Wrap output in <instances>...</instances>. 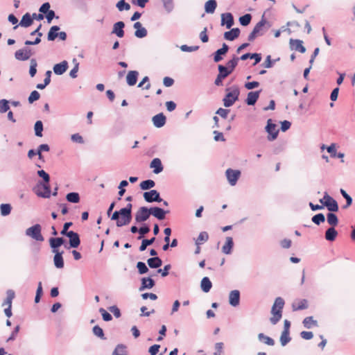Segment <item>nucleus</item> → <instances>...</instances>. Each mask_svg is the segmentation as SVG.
Returning a JSON list of instances; mask_svg holds the SVG:
<instances>
[{"label":"nucleus","instance_id":"obj_19","mask_svg":"<svg viewBox=\"0 0 355 355\" xmlns=\"http://www.w3.org/2000/svg\"><path fill=\"white\" fill-rule=\"evenodd\" d=\"M240 301V293L237 290H234L230 292L229 295L230 304L233 306L239 305Z\"/></svg>","mask_w":355,"mask_h":355},{"label":"nucleus","instance_id":"obj_54","mask_svg":"<svg viewBox=\"0 0 355 355\" xmlns=\"http://www.w3.org/2000/svg\"><path fill=\"white\" fill-rule=\"evenodd\" d=\"M0 208L1 214L3 216H7L11 211V206L9 204H2Z\"/></svg>","mask_w":355,"mask_h":355},{"label":"nucleus","instance_id":"obj_8","mask_svg":"<svg viewBox=\"0 0 355 355\" xmlns=\"http://www.w3.org/2000/svg\"><path fill=\"white\" fill-rule=\"evenodd\" d=\"M144 198L148 202L162 201L159 193L156 190H150V191L144 192Z\"/></svg>","mask_w":355,"mask_h":355},{"label":"nucleus","instance_id":"obj_3","mask_svg":"<svg viewBox=\"0 0 355 355\" xmlns=\"http://www.w3.org/2000/svg\"><path fill=\"white\" fill-rule=\"evenodd\" d=\"M227 92L223 101L224 106L227 107L232 106L239 99L240 92L237 87L227 89Z\"/></svg>","mask_w":355,"mask_h":355},{"label":"nucleus","instance_id":"obj_24","mask_svg":"<svg viewBox=\"0 0 355 355\" xmlns=\"http://www.w3.org/2000/svg\"><path fill=\"white\" fill-rule=\"evenodd\" d=\"M240 30L238 28H234L227 31L224 33V38L227 40L232 41L239 36Z\"/></svg>","mask_w":355,"mask_h":355},{"label":"nucleus","instance_id":"obj_29","mask_svg":"<svg viewBox=\"0 0 355 355\" xmlns=\"http://www.w3.org/2000/svg\"><path fill=\"white\" fill-rule=\"evenodd\" d=\"M6 298L2 304L3 306L12 307V300L15 298V293L12 290H8L6 292Z\"/></svg>","mask_w":355,"mask_h":355},{"label":"nucleus","instance_id":"obj_52","mask_svg":"<svg viewBox=\"0 0 355 355\" xmlns=\"http://www.w3.org/2000/svg\"><path fill=\"white\" fill-rule=\"evenodd\" d=\"M116 8L119 10L122 11L123 10H129L130 9V6L129 3H125V1H119L116 3Z\"/></svg>","mask_w":355,"mask_h":355},{"label":"nucleus","instance_id":"obj_48","mask_svg":"<svg viewBox=\"0 0 355 355\" xmlns=\"http://www.w3.org/2000/svg\"><path fill=\"white\" fill-rule=\"evenodd\" d=\"M251 19L250 14H245L239 18V21L242 26H248L250 23Z\"/></svg>","mask_w":355,"mask_h":355},{"label":"nucleus","instance_id":"obj_4","mask_svg":"<svg viewBox=\"0 0 355 355\" xmlns=\"http://www.w3.org/2000/svg\"><path fill=\"white\" fill-rule=\"evenodd\" d=\"M41 226L36 224L26 230V234L33 239L39 241H43L44 238L41 234Z\"/></svg>","mask_w":355,"mask_h":355},{"label":"nucleus","instance_id":"obj_33","mask_svg":"<svg viewBox=\"0 0 355 355\" xmlns=\"http://www.w3.org/2000/svg\"><path fill=\"white\" fill-rule=\"evenodd\" d=\"M304 327L307 329H311L313 327L318 326L317 320H314L312 316L306 317L304 319L302 322Z\"/></svg>","mask_w":355,"mask_h":355},{"label":"nucleus","instance_id":"obj_7","mask_svg":"<svg viewBox=\"0 0 355 355\" xmlns=\"http://www.w3.org/2000/svg\"><path fill=\"white\" fill-rule=\"evenodd\" d=\"M150 215V208L148 209L146 207H140L135 214V220L137 223L146 221Z\"/></svg>","mask_w":355,"mask_h":355},{"label":"nucleus","instance_id":"obj_18","mask_svg":"<svg viewBox=\"0 0 355 355\" xmlns=\"http://www.w3.org/2000/svg\"><path fill=\"white\" fill-rule=\"evenodd\" d=\"M167 212L168 211H166L163 209L157 207H150V214L159 220L164 219Z\"/></svg>","mask_w":355,"mask_h":355},{"label":"nucleus","instance_id":"obj_35","mask_svg":"<svg viewBox=\"0 0 355 355\" xmlns=\"http://www.w3.org/2000/svg\"><path fill=\"white\" fill-rule=\"evenodd\" d=\"M147 263L149 267L152 268H157L162 264V260L159 257H153L148 259Z\"/></svg>","mask_w":355,"mask_h":355},{"label":"nucleus","instance_id":"obj_26","mask_svg":"<svg viewBox=\"0 0 355 355\" xmlns=\"http://www.w3.org/2000/svg\"><path fill=\"white\" fill-rule=\"evenodd\" d=\"M139 73L137 71H130L126 76L127 83L130 86H133L137 81Z\"/></svg>","mask_w":355,"mask_h":355},{"label":"nucleus","instance_id":"obj_31","mask_svg":"<svg viewBox=\"0 0 355 355\" xmlns=\"http://www.w3.org/2000/svg\"><path fill=\"white\" fill-rule=\"evenodd\" d=\"M337 235V231L335 230L334 227H331L327 230L325 232V239L327 241H333L336 239Z\"/></svg>","mask_w":355,"mask_h":355},{"label":"nucleus","instance_id":"obj_44","mask_svg":"<svg viewBox=\"0 0 355 355\" xmlns=\"http://www.w3.org/2000/svg\"><path fill=\"white\" fill-rule=\"evenodd\" d=\"M291 340L289 331H282L280 336V342L282 345L285 346Z\"/></svg>","mask_w":355,"mask_h":355},{"label":"nucleus","instance_id":"obj_17","mask_svg":"<svg viewBox=\"0 0 355 355\" xmlns=\"http://www.w3.org/2000/svg\"><path fill=\"white\" fill-rule=\"evenodd\" d=\"M33 18L31 15L29 13H26L23 15L19 24L18 25H16L14 26V29H16L19 26H23V27H28L32 25L33 24Z\"/></svg>","mask_w":355,"mask_h":355},{"label":"nucleus","instance_id":"obj_34","mask_svg":"<svg viewBox=\"0 0 355 355\" xmlns=\"http://www.w3.org/2000/svg\"><path fill=\"white\" fill-rule=\"evenodd\" d=\"M155 282L150 277H144L141 279V286L140 290L145 288H151L154 286Z\"/></svg>","mask_w":355,"mask_h":355},{"label":"nucleus","instance_id":"obj_47","mask_svg":"<svg viewBox=\"0 0 355 355\" xmlns=\"http://www.w3.org/2000/svg\"><path fill=\"white\" fill-rule=\"evenodd\" d=\"M259 340H263L264 343H266L268 345L272 346L275 345V341L272 338L267 336H264L263 334H259Z\"/></svg>","mask_w":355,"mask_h":355},{"label":"nucleus","instance_id":"obj_28","mask_svg":"<svg viewBox=\"0 0 355 355\" xmlns=\"http://www.w3.org/2000/svg\"><path fill=\"white\" fill-rule=\"evenodd\" d=\"M233 246V239L232 237L228 236L226 238L225 243L222 248V252L225 254H229L231 253Z\"/></svg>","mask_w":355,"mask_h":355},{"label":"nucleus","instance_id":"obj_27","mask_svg":"<svg viewBox=\"0 0 355 355\" xmlns=\"http://www.w3.org/2000/svg\"><path fill=\"white\" fill-rule=\"evenodd\" d=\"M229 47L226 44H223L221 49H218L214 55V60L216 62H220L223 58L221 55H225L228 51Z\"/></svg>","mask_w":355,"mask_h":355},{"label":"nucleus","instance_id":"obj_64","mask_svg":"<svg viewBox=\"0 0 355 355\" xmlns=\"http://www.w3.org/2000/svg\"><path fill=\"white\" fill-rule=\"evenodd\" d=\"M159 348L160 345H154L149 348L148 352L151 355H156L158 353Z\"/></svg>","mask_w":355,"mask_h":355},{"label":"nucleus","instance_id":"obj_5","mask_svg":"<svg viewBox=\"0 0 355 355\" xmlns=\"http://www.w3.org/2000/svg\"><path fill=\"white\" fill-rule=\"evenodd\" d=\"M35 193L42 198H49L51 196V189L49 183L40 182L35 187Z\"/></svg>","mask_w":355,"mask_h":355},{"label":"nucleus","instance_id":"obj_20","mask_svg":"<svg viewBox=\"0 0 355 355\" xmlns=\"http://www.w3.org/2000/svg\"><path fill=\"white\" fill-rule=\"evenodd\" d=\"M68 69V63L67 61H62L60 63L56 64L53 67V71L57 75L63 74Z\"/></svg>","mask_w":355,"mask_h":355},{"label":"nucleus","instance_id":"obj_30","mask_svg":"<svg viewBox=\"0 0 355 355\" xmlns=\"http://www.w3.org/2000/svg\"><path fill=\"white\" fill-rule=\"evenodd\" d=\"M217 7L215 0H209L205 4V10L207 13H214Z\"/></svg>","mask_w":355,"mask_h":355},{"label":"nucleus","instance_id":"obj_61","mask_svg":"<svg viewBox=\"0 0 355 355\" xmlns=\"http://www.w3.org/2000/svg\"><path fill=\"white\" fill-rule=\"evenodd\" d=\"M99 311L101 313L103 319L105 321H110L112 320V315L108 312H107L104 309L101 308Z\"/></svg>","mask_w":355,"mask_h":355},{"label":"nucleus","instance_id":"obj_21","mask_svg":"<svg viewBox=\"0 0 355 355\" xmlns=\"http://www.w3.org/2000/svg\"><path fill=\"white\" fill-rule=\"evenodd\" d=\"M125 24L123 21H118L114 24L112 33L116 34L119 37L124 36L123 28Z\"/></svg>","mask_w":355,"mask_h":355},{"label":"nucleus","instance_id":"obj_57","mask_svg":"<svg viewBox=\"0 0 355 355\" xmlns=\"http://www.w3.org/2000/svg\"><path fill=\"white\" fill-rule=\"evenodd\" d=\"M266 24V20L262 19L259 22H258L254 26L253 31L255 32L256 34L259 35L262 28Z\"/></svg>","mask_w":355,"mask_h":355},{"label":"nucleus","instance_id":"obj_38","mask_svg":"<svg viewBox=\"0 0 355 355\" xmlns=\"http://www.w3.org/2000/svg\"><path fill=\"white\" fill-rule=\"evenodd\" d=\"M155 185V183L153 180H144V181H142L139 186H140V188L142 190H148V189H150L153 187H154Z\"/></svg>","mask_w":355,"mask_h":355},{"label":"nucleus","instance_id":"obj_40","mask_svg":"<svg viewBox=\"0 0 355 355\" xmlns=\"http://www.w3.org/2000/svg\"><path fill=\"white\" fill-rule=\"evenodd\" d=\"M67 200L73 203H78L80 201V196L78 193L76 192H71L67 195L66 196Z\"/></svg>","mask_w":355,"mask_h":355},{"label":"nucleus","instance_id":"obj_13","mask_svg":"<svg viewBox=\"0 0 355 355\" xmlns=\"http://www.w3.org/2000/svg\"><path fill=\"white\" fill-rule=\"evenodd\" d=\"M234 24V18L231 13L227 12L221 15V25H225L227 28H230Z\"/></svg>","mask_w":355,"mask_h":355},{"label":"nucleus","instance_id":"obj_14","mask_svg":"<svg viewBox=\"0 0 355 355\" xmlns=\"http://www.w3.org/2000/svg\"><path fill=\"white\" fill-rule=\"evenodd\" d=\"M150 168L153 169V173L155 174L161 173L164 169L162 162L159 158H154L151 161L150 164Z\"/></svg>","mask_w":355,"mask_h":355},{"label":"nucleus","instance_id":"obj_62","mask_svg":"<svg viewBox=\"0 0 355 355\" xmlns=\"http://www.w3.org/2000/svg\"><path fill=\"white\" fill-rule=\"evenodd\" d=\"M207 28L205 27L203 31L200 33V38L204 43L207 42L209 40L208 35L207 34Z\"/></svg>","mask_w":355,"mask_h":355},{"label":"nucleus","instance_id":"obj_42","mask_svg":"<svg viewBox=\"0 0 355 355\" xmlns=\"http://www.w3.org/2000/svg\"><path fill=\"white\" fill-rule=\"evenodd\" d=\"M208 239H209L208 234L206 232H202L198 235V238L196 239V244L197 245H200L202 243L207 241Z\"/></svg>","mask_w":355,"mask_h":355},{"label":"nucleus","instance_id":"obj_32","mask_svg":"<svg viewBox=\"0 0 355 355\" xmlns=\"http://www.w3.org/2000/svg\"><path fill=\"white\" fill-rule=\"evenodd\" d=\"M200 286H201V289L205 293H208L210 291V289L211 288L212 284H211V281L209 280V279L208 277H203L202 279L201 280Z\"/></svg>","mask_w":355,"mask_h":355},{"label":"nucleus","instance_id":"obj_36","mask_svg":"<svg viewBox=\"0 0 355 355\" xmlns=\"http://www.w3.org/2000/svg\"><path fill=\"white\" fill-rule=\"evenodd\" d=\"M60 30V27L58 26H52L48 33V40L49 41H53L57 37L58 33L57 31Z\"/></svg>","mask_w":355,"mask_h":355},{"label":"nucleus","instance_id":"obj_58","mask_svg":"<svg viewBox=\"0 0 355 355\" xmlns=\"http://www.w3.org/2000/svg\"><path fill=\"white\" fill-rule=\"evenodd\" d=\"M137 268L140 274L146 273L148 271V268L144 262L139 261L137 264Z\"/></svg>","mask_w":355,"mask_h":355},{"label":"nucleus","instance_id":"obj_55","mask_svg":"<svg viewBox=\"0 0 355 355\" xmlns=\"http://www.w3.org/2000/svg\"><path fill=\"white\" fill-rule=\"evenodd\" d=\"M239 58H234L233 59L228 61L227 63V67L230 70H232V72L234 71V68L236 67Z\"/></svg>","mask_w":355,"mask_h":355},{"label":"nucleus","instance_id":"obj_16","mask_svg":"<svg viewBox=\"0 0 355 355\" xmlns=\"http://www.w3.org/2000/svg\"><path fill=\"white\" fill-rule=\"evenodd\" d=\"M134 28L136 29L135 35L138 38H143L147 35V31L142 26V24L137 21L134 24Z\"/></svg>","mask_w":355,"mask_h":355},{"label":"nucleus","instance_id":"obj_43","mask_svg":"<svg viewBox=\"0 0 355 355\" xmlns=\"http://www.w3.org/2000/svg\"><path fill=\"white\" fill-rule=\"evenodd\" d=\"M218 68L219 71V74L224 78L227 77L232 73V70H230L227 67L223 65L220 64L218 65Z\"/></svg>","mask_w":355,"mask_h":355},{"label":"nucleus","instance_id":"obj_49","mask_svg":"<svg viewBox=\"0 0 355 355\" xmlns=\"http://www.w3.org/2000/svg\"><path fill=\"white\" fill-rule=\"evenodd\" d=\"M155 237L150 239H144L142 241L141 245L139 247V250L144 251L146 249L147 246L151 245L155 241Z\"/></svg>","mask_w":355,"mask_h":355},{"label":"nucleus","instance_id":"obj_39","mask_svg":"<svg viewBox=\"0 0 355 355\" xmlns=\"http://www.w3.org/2000/svg\"><path fill=\"white\" fill-rule=\"evenodd\" d=\"M328 223L332 227H335L338 223V219L337 216L333 213H329L327 216Z\"/></svg>","mask_w":355,"mask_h":355},{"label":"nucleus","instance_id":"obj_41","mask_svg":"<svg viewBox=\"0 0 355 355\" xmlns=\"http://www.w3.org/2000/svg\"><path fill=\"white\" fill-rule=\"evenodd\" d=\"M64 243L62 238H51L50 239V245L52 248H57Z\"/></svg>","mask_w":355,"mask_h":355},{"label":"nucleus","instance_id":"obj_23","mask_svg":"<svg viewBox=\"0 0 355 355\" xmlns=\"http://www.w3.org/2000/svg\"><path fill=\"white\" fill-rule=\"evenodd\" d=\"M307 308L308 301L304 299L297 300L292 304V309L294 311L306 309Z\"/></svg>","mask_w":355,"mask_h":355},{"label":"nucleus","instance_id":"obj_51","mask_svg":"<svg viewBox=\"0 0 355 355\" xmlns=\"http://www.w3.org/2000/svg\"><path fill=\"white\" fill-rule=\"evenodd\" d=\"M37 64L36 60L35 59H32L31 60V66H30V70H29V73L31 77H34L37 73Z\"/></svg>","mask_w":355,"mask_h":355},{"label":"nucleus","instance_id":"obj_45","mask_svg":"<svg viewBox=\"0 0 355 355\" xmlns=\"http://www.w3.org/2000/svg\"><path fill=\"white\" fill-rule=\"evenodd\" d=\"M112 355H127L125 347L122 345H117L113 352Z\"/></svg>","mask_w":355,"mask_h":355},{"label":"nucleus","instance_id":"obj_25","mask_svg":"<svg viewBox=\"0 0 355 355\" xmlns=\"http://www.w3.org/2000/svg\"><path fill=\"white\" fill-rule=\"evenodd\" d=\"M261 91L250 92L248 94L246 98V103L249 105H253L255 104L259 97Z\"/></svg>","mask_w":355,"mask_h":355},{"label":"nucleus","instance_id":"obj_60","mask_svg":"<svg viewBox=\"0 0 355 355\" xmlns=\"http://www.w3.org/2000/svg\"><path fill=\"white\" fill-rule=\"evenodd\" d=\"M37 175L43 179L44 182L49 183V175L47 173H46L44 170L38 171Z\"/></svg>","mask_w":355,"mask_h":355},{"label":"nucleus","instance_id":"obj_46","mask_svg":"<svg viewBox=\"0 0 355 355\" xmlns=\"http://www.w3.org/2000/svg\"><path fill=\"white\" fill-rule=\"evenodd\" d=\"M35 135L37 137H42V130H43V124L41 121H37L35 123Z\"/></svg>","mask_w":355,"mask_h":355},{"label":"nucleus","instance_id":"obj_56","mask_svg":"<svg viewBox=\"0 0 355 355\" xmlns=\"http://www.w3.org/2000/svg\"><path fill=\"white\" fill-rule=\"evenodd\" d=\"M9 108L10 107L8 101L5 99H2L0 101V112L4 113L7 112L9 110Z\"/></svg>","mask_w":355,"mask_h":355},{"label":"nucleus","instance_id":"obj_59","mask_svg":"<svg viewBox=\"0 0 355 355\" xmlns=\"http://www.w3.org/2000/svg\"><path fill=\"white\" fill-rule=\"evenodd\" d=\"M40 97V94L37 91H33L29 97H28V102L30 103H33L34 101H37Z\"/></svg>","mask_w":355,"mask_h":355},{"label":"nucleus","instance_id":"obj_6","mask_svg":"<svg viewBox=\"0 0 355 355\" xmlns=\"http://www.w3.org/2000/svg\"><path fill=\"white\" fill-rule=\"evenodd\" d=\"M320 202L326 206L330 211H337L338 210V206L336 201L327 193H325L323 198L320 200Z\"/></svg>","mask_w":355,"mask_h":355},{"label":"nucleus","instance_id":"obj_63","mask_svg":"<svg viewBox=\"0 0 355 355\" xmlns=\"http://www.w3.org/2000/svg\"><path fill=\"white\" fill-rule=\"evenodd\" d=\"M328 153H330L331 157H336V144H331L328 148H327Z\"/></svg>","mask_w":355,"mask_h":355},{"label":"nucleus","instance_id":"obj_1","mask_svg":"<svg viewBox=\"0 0 355 355\" xmlns=\"http://www.w3.org/2000/svg\"><path fill=\"white\" fill-rule=\"evenodd\" d=\"M284 306V300L280 297H277L271 309L272 317L270 321L272 324H277L281 320Z\"/></svg>","mask_w":355,"mask_h":355},{"label":"nucleus","instance_id":"obj_12","mask_svg":"<svg viewBox=\"0 0 355 355\" xmlns=\"http://www.w3.org/2000/svg\"><path fill=\"white\" fill-rule=\"evenodd\" d=\"M32 53L30 49H21L17 50L15 53V57L18 60H27L31 56Z\"/></svg>","mask_w":355,"mask_h":355},{"label":"nucleus","instance_id":"obj_50","mask_svg":"<svg viewBox=\"0 0 355 355\" xmlns=\"http://www.w3.org/2000/svg\"><path fill=\"white\" fill-rule=\"evenodd\" d=\"M93 333L96 336L99 337L101 339H105L103 331L101 327L98 325H96L93 327Z\"/></svg>","mask_w":355,"mask_h":355},{"label":"nucleus","instance_id":"obj_53","mask_svg":"<svg viewBox=\"0 0 355 355\" xmlns=\"http://www.w3.org/2000/svg\"><path fill=\"white\" fill-rule=\"evenodd\" d=\"M325 220L324 216L322 214H318L312 218V221L316 224L320 225Z\"/></svg>","mask_w":355,"mask_h":355},{"label":"nucleus","instance_id":"obj_15","mask_svg":"<svg viewBox=\"0 0 355 355\" xmlns=\"http://www.w3.org/2000/svg\"><path fill=\"white\" fill-rule=\"evenodd\" d=\"M67 236L69 238V243L71 248H77L80 243L79 236L77 233L69 231L67 232Z\"/></svg>","mask_w":355,"mask_h":355},{"label":"nucleus","instance_id":"obj_10","mask_svg":"<svg viewBox=\"0 0 355 355\" xmlns=\"http://www.w3.org/2000/svg\"><path fill=\"white\" fill-rule=\"evenodd\" d=\"M266 131L268 133V139L269 141L275 140L278 135V130L276 129V125L271 123V119L268 121V124L266 127Z\"/></svg>","mask_w":355,"mask_h":355},{"label":"nucleus","instance_id":"obj_2","mask_svg":"<svg viewBox=\"0 0 355 355\" xmlns=\"http://www.w3.org/2000/svg\"><path fill=\"white\" fill-rule=\"evenodd\" d=\"M132 205L131 203H128L125 207L122 208L119 210V218L116 221V225L118 227H122L128 225L132 220Z\"/></svg>","mask_w":355,"mask_h":355},{"label":"nucleus","instance_id":"obj_22","mask_svg":"<svg viewBox=\"0 0 355 355\" xmlns=\"http://www.w3.org/2000/svg\"><path fill=\"white\" fill-rule=\"evenodd\" d=\"M153 122L155 127L161 128L166 123V116L162 113H159L153 117Z\"/></svg>","mask_w":355,"mask_h":355},{"label":"nucleus","instance_id":"obj_11","mask_svg":"<svg viewBox=\"0 0 355 355\" xmlns=\"http://www.w3.org/2000/svg\"><path fill=\"white\" fill-rule=\"evenodd\" d=\"M289 44L292 50L299 51L302 53H305L306 48L303 46V42L302 40L290 39Z\"/></svg>","mask_w":355,"mask_h":355},{"label":"nucleus","instance_id":"obj_9","mask_svg":"<svg viewBox=\"0 0 355 355\" xmlns=\"http://www.w3.org/2000/svg\"><path fill=\"white\" fill-rule=\"evenodd\" d=\"M225 173L228 182L232 186H234L236 184L237 180L241 175V172L239 170H233L231 168H228Z\"/></svg>","mask_w":355,"mask_h":355},{"label":"nucleus","instance_id":"obj_37","mask_svg":"<svg viewBox=\"0 0 355 355\" xmlns=\"http://www.w3.org/2000/svg\"><path fill=\"white\" fill-rule=\"evenodd\" d=\"M54 264L58 268H62L64 267V261L62 253L57 252L54 256Z\"/></svg>","mask_w":355,"mask_h":355}]
</instances>
